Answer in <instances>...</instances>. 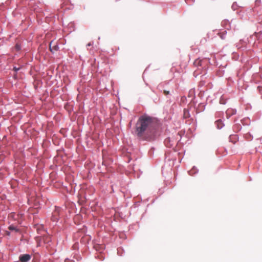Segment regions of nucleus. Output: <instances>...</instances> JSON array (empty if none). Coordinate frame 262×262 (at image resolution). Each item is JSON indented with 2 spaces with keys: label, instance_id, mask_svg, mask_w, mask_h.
<instances>
[{
  "label": "nucleus",
  "instance_id": "nucleus-5",
  "mask_svg": "<svg viewBox=\"0 0 262 262\" xmlns=\"http://www.w3.org/2000/svg\"><path fill=\"white\" fill-rule=\"evenodd\" d=\"M217 127L221 129L223 126V123L221 120H218L215 122Z\"/></svg>",
  "mask_w": 262,
  "mask_h": 262
},
{
  "label": "nucleus",
  "instance_id": "nucleus-15",
  "mask_svg": "<svg viewBox=\"0 0 262 262\" xmlns=\"http://www.w3.org/2000/svg\"><path fill=\"white\" fill-rule=\"evenodd\" d=\"M6 234H7V235H9V234H10V232H9V231H7V232H6Z\"/></svg>",
  "mask_w": 262,
  "mask_h": 262
},
{
  "label": "nucleus",
  "instance_id": "nucleus-4",
  "mask_svg": "<svg viewBox=\"0 0 262 262\" xmlns=\"http://www.w3.org/2000/svg\"><path fill=\"white\" fill-rule=\"evenodd\" d=\"M58 211L57 210H55V211L53 213V215H52V216L51 220H52L53 222H56V221H57L58 220Z\"/></svg>",
  "mask_w": 262,
  "mask_h": 262
},
{
  "label": "nucleus",
  "instance_id": "nucleus-7",
  "mask_svg": "<svg viewBox=\"0 0 262 262\" xmlns=\"http://www.w3.org/2000/svg\"><path fill=\"white\" fill-rule=\"evenodd\" d=\"M218 34L222 39H224L225 38V36L226 34V31H224L223 32L219 33Z\"/></svg>",
  "mask_w": 262,
  "mask_h": 262
},
{
  "label": "nucleus",
  "instance_id": "nucleus-1",
  "mask_svg": "<svg viewBox=\"0 0 262 262\" xmlns=\"http://www.w3.org/2000/svg\"><path fill=\"white\" fill-rule=\"evenodd\" d=\"M155 119L151 117L141 116L136 125V133L139 137L151 139L154 137Z\"/></svg>",
  "mask_w": 262,
  "mask_h": 262
},
{
  "label": "nucleus",
  "instance_id": "nucleus-6",
  "mask_svg": "<svg viewBox=\"0 0 262 262\" xmlns=\"http://www.w3.org/2000/svg\"><path fill=\"white\" fill-rule=\"evenodd\" d=\"M236 111L232 110V109H228L226 111V114L227 115H232L234 114H235Z\"/></svg>",
  "mask_w": 262,
  "mask_h": 262
},
{
  "label": "nucleus",
  "instance_id": "nucleus-11",
  "mask_svg": "<svg viewBox=\"0 0 262 262\" xmlns=\"http://www.w3.org/2000/svg\"><path fill=\"white\" fill-rule=\"evenodd\" d=\"M164 94L165 95H167L169 94V92L168 91H164V92H163Z\"/></svg>",
  "mask_w": 262,
  "mask_h": 262
},
{
  "label": "nucleus",
  "instance_id": "nucleus-3",
  "mask_svg": "<svg viewBox=\"0 0 262 262\" xmlns=\"http://www.w3.org/2000/svg\"><path fill=\"white\" fill-rule=\"evenodd\" d=\"M50 49L52 52H54L58 50L59 47L57 45H53V41H52L50 43Z\"/></svg>",
  "mask_w": 262,
  "mask_h": 262
},
{
  "label": "nucleus",
  "instance_id": "nucleus-12",
  "mask_svg": "<svg viewBox=\"0 0 262 262\" xmlns=\"http://www.w3.org/2000/svg\"><path fill=\"white\" fill-rule=\"evenodd\" d=\"M14 70L15 71H17L19 70V68H16V67H14L13 68Z\"/></svg>",
  "mask_w": 262,
  "mask_h": 262
},
{
  "label": "nucleus",
  "instance_id": "nucleus-14",
  "mask_svg": "<svg viewBox=\"0 0 262 262\" xmlns=\"http://www.w3.org/2000/svg\"><path fill=\"white\" fill-rule=\"evenodd\" d=\"M92 45V43L91 42H89L88 45H87V46H91Z\"/></svg>",
  "mask_w": 262,
  "mask_h": 262
},
{
  "label": "nucleus",
  "instance_id": "nucleus-13",
  "mask_svg": "<svg viewBox=\"0 0 262 262\" xmlns=\"http://www.w3.org/2000/svg\"><path fill=\"white\" fill-rule=\"evenodd\" d=\"M190 0H185V2H186L187 4H190Z\"/></svg>",
  "mask_w": 262,
  "mask_h": 262
},
{
  "label": "nucleus",
  "instance_id": "nucleus-2",
  "mask_svg": "<svg viewBox=\"0 0 262 262\" xmlns=\"http://www.w3.org/2000/svg\"><path fill=\"white\" fill-rule=\"evenodd\" d=\"M31 258V256L29 254H23L19 256V260L21 262H27Z\"/></svg>",
  "mask_w": 262,
  "mask_h": 262
},
{
  "label": "nucleus",
  "instance_id": "nucleus-8",
  "mask_svg": "<svg viewBox=\"0 0 262 262\" xmlns=\"http://www.w3.org/2000/svg\"><path fill=\"white\" fill-rule=\"evenodd\" d=\"M201 62H202L201 60L198 59L194 61V64L196 66H201Z\"/></svg>",
  "mask_w": 262,
  "mask_h": 262
},
{
  "label": "nucleus",
  "instance_id": "nucleus-9",
  "mask_svg": "<svg viewBox=\"0 0 262 262\" xmlns=\"http://www.w3.org/2000/svg\"><path fill=\"white\" fill-rule=\"evenodd\" d=\"M8 229L10 230L15 231L16 232L18 231V229L13 225H10V226H9Z\"/></svg>",
  "mask_w": 262,
  "mask_h": 262
},
{
  "label": "nucleus",
  "instance_id": "nucleus-10",
  "mask_svg": "<svg viewBox=\"0 0 262 262\" xmlns=\"http://www.w3.org/2000/svg\"><path fill=\"white\" fill-rule=\"evenodd\" d=\"M15 49L16 50L19 51L20 49V46L18 44H16L15 46Z\"/></svg>",
  "mask_w": 262,
  "mask_h": 262
}]
</instances>
